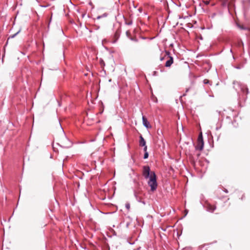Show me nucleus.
<instances>
[{
	"label": "nucleus",
	"mask_w": 250,
	"mask_h": 250,
	"mask_svg": "<svg viewBox=\"0 0 250 250\" xmlns=\"http://www.w3.org/2000/svg\"><path fill=\"white\" fill-rule=\"evenodd\" d=\"M147 194L146 192L143 191L141 188H136L134 190V195L139 202L143 203L144 205L146 204L144 201V198H147Z\"/></svg>",
	"instance_id": "obj_1"
},
{
	"label": "nucleus",
	"mask_w": 250,
	"mask_h": 250,
	"mask_svg": "<svg viewBox=\"0 0 250 250\" xmlns=\"http://www.w3.org/2000/svg\"><path fill=\"white\" fill-rule=\"evenodd\" d=\"M146 179H148L147 183L150 188H157V183L156 181V176L154 172H152L150 176Z\"/></svg>",
	"instance_id": "obj_2"
},
{
	"label": "nucleus",
	"mask_w": 250,
	"mask_h": 250,
	"mask_svg": "<svg viewBox=\"0 0 250 250\" xmlns=\"http://www.w3.org/2000/svg\"><path fill=\"white\" fill-rule=\"evenodd\" d=\"M204 148V141L203 138V136L202 133H201L198 138V143L197 145L195 146V150H199L201 151Z\"/></svg>",
	"instance_id": "obj_3"
},
{
	"label": "nucleus",
	"mask_w": 250,
	"mask_h": 250,
	"mask_svg": "<svg viewBox=\"0 0 250 250\" xmlns=\"http://www.w3.org/2000/svg\"><path fill=\"white\" fill-rule=\"evenodd\" d=\"M170 55V53L169 51H166L165 58L167 60V61L165 64V66L167 67H170L173 63V57H171Z\"/></svg>",
	"instance_id": "obj_4"
},
{
	"label": "nucleus",
	"mask_w": 250,
	"mask_h": 250,
	"mask_svg": "<svg viewBox=\"0 0 250 250\" xmlns=\"http://www.w3.org/2000/svg\"><path fill=\"white\" fill-rule=\"evenodd\" d=\"M233 85L236 90H240L243 91H244V90H246L248 92V89L246 88L245 85L244 84L238 82H234Z\"/></svg>",
	"instance_id": "obj_5"
},
{
	"label": "nucleus",
	"mask_w": 250,
	"mask_h": 250,
	"mask_svg": "<svg viewBox=\"0 0 250 250\" xmlns=\"http://www.w3.org/2000/svg\"><path fill=\"white\" fill-rule=\"evenodd\" d=\"M205 208L208 211L210 212H213L216 208V207L215 205L209 203H207L205 204Z\"/></svg>",
	"instance_id": "obj_6"
},
{
	"label": "nucleus",
	"mask_w": 250,
	"mask_h": 250,
	"mask_svg": "<svg viewBox=\"0 0 250 250\" xmlns=\"http://www.w3.org/2000/svg\"><path fill=\"white\" fill-rule=\"evenodd\" d=\"M151 172L148 166H144L143 167V175L146 178L149 177L151 174Z\"/></svg>",
	"instance_id": "obj_7"
},
{
	"label": "nucleus",
	"mask_w": 250,
	"mask_h": 250,
	"mask_svg": "<svg viewBox=\"0 0 250 250\" xmlns=\"http://www.w3.org/2000/svg\"><path fill=\"white\" fill-rule=\"evenodd\" d=\"M143 124V125L147 128H149L151 127V125H150L149 123L147 121V119L144 116L142 117Z\"/></svg>",
	"instance_id": "obj_8"
},
{
	"label": "nucleus",
	"mask_w": 250,
	"mask_h": 250,
	"mask_svg": "<svg viewBox=\"0 0 250 250\" xmlns=\"http://www.w3.org/2000/svg\"><path fill=\"white\" fill-rule=\"evenodd\" d=\"M139 144L141 146H145L146 145V141L144 138L142 137V136H140V141H139Z\"/></svg>",
	"instance_id": "obj_9"
},
{
	"label": "nucleus",
	"mask_w": 250,
	"mask_h": 250,
	"mask_svg": "<svg viewBox=\"0 0 250 250\" xmlns=\"http://www.w3.org/2000/svg\"><path fill=\"white\" fill-rule=\"evenodd\" d=\"M125 207L128 210H129V209H130V204H129V203H128V202L126 203L125 204Z\"/></svg>",
	"instance_id": "obj_10"
},
{
	"label": "nucleus",
	"mask_w": 250,
	"mask_h": 250,
	"mask_svg": "<svg viewBox=\"0 0 250 250\" xmlns=\"http://www.w3.org/2000/svg\"><path fill=\"white\" fill-rule=\"evenodd\" d=\"M238 27L240 28L241 29H243V30H248L249 28H247V27H243V26H241L240 25H238Z\"/></svg>",
	"instance_id": "obj_11"
},
{
	"label": "nucleus",
	"mask_w": 250,
	"mask_h": 250,
	"mask_svg": "<svg viewBox=\"0 0 250 250\" xmlns=\"http://www.w3.org/2000/svg\"><path fill=\"white\" fill-rule=\"evenodd\" d=\"M156 189V188H150V189L148 191V194L152 193Z\"/></svg>",
	"instance_id": "obj_12"
},
{
	"label": "nucleus",
	"mask_w": 250,
	"mask_h": 250,
	"mask_svg": "<svg viewBox=\"0 0 250 250\" xmlns=\"http://www.w3.org/2000/svg\"><path fill=\"white\" fill-rule=\"evenodd\" d=\"M148 157V153L147 152H146L144 154V159H147Z\"/></svg>",
	"instance_id": "obj_13"
},
{
	"label": "nucleus",
	"mask_w": 250,
	"mask_h": 250,
	"mask_svg": "<svg viewBox=\"0 0 250 250\" xmlns=\"http://www.w3.org/2000/svg\"><path fill=\"white\" fill-rule=\"evenodd\" d=\"M200 153L199 152H196V158H194V157H193L194 159H195V158L197 159L200 156Z\"/></svg>",
	"instance_id": "obj_14"
},
{
	"label": "nucleus",
	"mask_w": 250,
	"mask_h": 250,
	"mask_svg": "<svg viewBox=\"0 0 250 250\" xmlns=\"http://www.w3.org/2000/svg\"><path fill=\"white\" fill-rule=\"evenodd\" d=\"M125 24L128 25H131L132 24V21H129L128 22H126Z\"/></svg>",
	"instance_id": "obj_15"
},
{
	"label": "nucleus",
	"mask_w": 250,
	"mask_h": 250,
	"mask_svg": "<svg viewBox=\"0 0 250 250\" xmlns=\"http://www.w3.org/2000/svg\"><path fill=\"white\" fill-rule=\"evenodd\" d=\"M19 31H18V32H17L16 34H15L14 35H12L10 37L11 38H14L18 33H19Z\"/></svg>",
	"instance_id": "obj_16"
},
{
	"label": "nucleus",
	"mask_w": 250,
	"mask_h": 250,
	"mask_svg": "<svg viewBox=\"0 0 250 250\" xmlns=\"http://www.w3.org/2000/svg\"><path fill=\"white\" fill-rule=\"evenodd\" d=\"M203 2L206 5H208L209 3V1L208 0L204 1Z\"/></svg>",
	"instance_id": "obj_17"
},
{
	"label": "nucleus",
	"mask_w": 250,
	"mask_h": 250,
	"mask_svg": "<svg viewBox=\"0 0 250 250\" xmlns=\"http://www.w3.org/2000/svg\"><path fill=\"white\" fill-rule=\"evenodd\" d=\"M144 146V150L146 152H147L146 150H147V146L146 145H145Z\"/></svg>",
	"instance_id": "obj_18"
},
{
	"label": "nucleus",
	"mask_w": 250,
	"mask_h": 250,
	"mask_svg": "<svg viewBox=\"0 0 250 250\" xmlns=\"http://www.w3.org/2000/svg\"><path fill=\"white\" fill-rule=\"evenodd\" d=\"M164 59H166V58H165V57H161V58H160V60H161V61H163V60H164Z\"/></svg>",
	"instance_id": "obj_19"
},
{
	"label": "nucleus",
	"mask_w": 250,
	"mask_h": 250,
	"mask_svg": "<svg viewBox=\"0 0 250 250\" xmlns=\"http://www.w3.org/2000/svg\"><path fill=\"white\" fill-rule=\"evenodd\" d=\"M185 212L186 213V215L188 214V209H186L185 210Z\"/></svg>",
	"instance_id": "obj_20"
},
{
	"label": "nucleus",
	"mask_w": 250,
	"mask_h": 250,
	"mask_svg": "<svg viewBox=\"0 0 250 250\" xmlns=\"http://www.w3.org/2000/svg\"><path fill=\"white\" fill-rule=\"evenodd\" d=\"M224 191L226 193L228 192V191L227 188H224Z\"/></svg>",
	"instance_id": "obj_21"
},
{
	"label": "nucleus",
	"mask_w": 250,
	"mask_h": 250,
	"mask_svg": "<svg viewBox=\"0 0 250 250\" xmlns=\"http://www.w3.org/2000/svg\"><path fill=\"white\" fill-rule=\"evenodd\" d=\"M102 17H103V16H99L97 17V19H100V18H101Z\"/></svg>",
	"instance_id": "obj_22"
},
{
	"label": "nucleus",
	"mask_w": 250,
	"mask_h": 250,
	"mask_svg": "<svg viewBox=\"0 0 250 250\" xmlns=\"http://www.w3.org/2000/svg\"><path fill=\"white\" fill-rule=\"evenodd\" d=\"M102 16H103V17H104V16H105L104 15H103Z\"/></svg>",
	"instance_id": "obj_23"
}]
</instances>
